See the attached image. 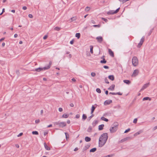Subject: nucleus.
I'll return each instance as SVG.
<instances>
[{
  "instance_id": "16",
  "label": "nucleus",
  "mask_w": 157,
  "mask_h": 157,
  "mask_svg": "<svg viewBox=\"0 0 157 157\" xmlns=\"http://www.w3.org/2000/svg\"><path fill=\"white\" fill-rule=\"evenodd\" d=\"M104 126V125L103 124L99 125L98 126V130H102Z\"/></svg>"
},
{
  "instance_id": "3",
  "label": "nucleus",
  "mask_w": 157,
  "mask_h": 157,
  "mask_svg": "<svg viewBox=\"0 0 157 157\" xmlns=\"http://www.w3.org/2000/svg\"><path fill=\"white\" fill-rule=\"evenodd\" d=\"M114 124H115V126L113 127L110 128L109 130L111 133H113L115 132L117 129V126H118L117 124V123H115Z\"/></svg>"
},
{
  "instance_id": "14",
  "label": "nucleus",
  "mask_w": 157,
  "mask_h": 157,
  "mask_svg": "<svg viewBox=\"0 0 157 157\" xmlns=\"http://www.w3.org/2000/svg\"><path fill=\"white\" fill-rule=\"evenodd\" d=\"M108 51H109V54L112 57H113L114 56V54H113V52H112V50L110 49H109Z\"/></svg>"
},
{
  "instance_id": "37",
  "label": "nucleus",
  "mask_w": 157,
  "mask_h": 157,
  "mask_svg": "<svg viewBox=\"0 0 157 157\" xmlns=\"http://www.w3.org/2000/svg\"><path fill=\"white\" fill-rule=\"evenodd\" d=\"M91 75L92 76L94 77L96 75V74L94 72H92L91 74Z\"/></svg>"
},
{
  "instance_id": "29",
  "label": "nucleus",
  "mask_w": 157,
  "mask_h": 157,
  "mask_svg": "<svg viewBox=\"0 0 157 157\" xmlns=\"http://www.w3.org/2000/svg\"><path fill=\"white\" fill-rule=\"evenodd\" d=\"M54 30L57 31H59L60 30L61 28L58 27H56L54 28Z\"/></svg>"
},
{
  "instance_id": "44",
  "label": "nucleus",
  "mask_w": 157,
  "mask_h": 157,
  "mask_svg": "<svg viewBox=\"0 0 157 157\" xmlns=\"http://www.w3.org/2000/svg\"><path fill=\"white\" fill-rule=\"evenodd\" d=\"M40 121L39 119L36 120H35V123H38Z\"/></svg>"
},
{
  "instance_id": "22",
  "label": "nucleus",
  "mask_w": 157,
  "mask_h": 157,
  "mask_svg": "<svg viewBox=\"0 0 157 157\" xmlns=\"http://www.w3.org/2000/svg\"><path fill=\"white\" fill-rule=\"evenodd\" d=\"M95 108H96V107H94V105H92V108H91V114L93 113L94 111V110Z\"/></svg>"
},
{
  "instance_id": "11",
  "label": "nucleus",
  "mask_w": 157,
  "mask_h": 157,
  "mask_svg": "<svg viewBox=\"0 0 157 157\" xmlns=\"http://www.w3.org/2000/svg\"><path fill=\"white\" fill-rule=\"evenodd\" d=\"M129 138V137H127L126 138H124L121 140L120 141H119V143H121L122 142H124L126 141Z\"/></svg>"
},
{
  "instance_id": "25",
  "label": "nucleus",
  "mask_w": 157,
  "mask_h": 157,
  "mask_svg": "<svg viewBox=\"0 0 157 157\" xmlns=\"http://www.w3.org/2000/svg\"><path fill=\"white\" fill-rule=\"evenodd\" d=\"M75 36L78 39H79L80 36V34L79 33H77L75 34Z\"/></svg>"
},
{
  "instance_id": "6",
  "label": "nucleus",
  "mask_w": 157,
  "mask_h": 157,
  "mask_svg": "<svg viewBox=\"0 0 157 157\" xmlns=\"http://www.w3.org/2000/svg\"><path fill=\"white\" fill-rule=\"evenodd\" d=\"M144 40V37L143 36L142 38L140 40L139 43L137 45V47L138 48H140L141 47V45H142Z\"/></svg>"
},
{
  "instance_id": "4",
  "label": "nucleus",
  "mask_w": 157,
  "mask_h": 157,
  "mask_svg": "<svg viewBox=\"0 0 157 157\" xmlns=\"http://www.w3.org/2000/svg\"><path fill=\"white\" fill-rule=\"evenodd\" d=\"M55 124L56 125H59V127L62 128H63L66 125V124L65 122H60L59 121L57 122H55Z\"/></svg>"
},
{
  "instance_id": "5",
  "label": "nucleus",
  "mask_w": 157,
  "mask_h": 157,
  "mask_svg": "<svg viewBox=\"0 0 157 157\" xmlns=\"http://www.w3.org/2000/svg\"><path fill=\"white\" fill-rule=\"evenodd\" d=\"M50 68L49 66H47L44 67L43 68L39 67L35 69V71L37 72H40L41 71H44L46 70H47Z\"/></svg>"
},
{
  "instance_id": "59",
  "label": "nucleus",
  "mask_w": 157,
  "mask_h": 157,
  "mask_svg": "<svg viewBox=\"0 0 157 157\" xmlns=\"http://www.w3.org/2000/svg\"><path fill=\"white\" fill-rule=\"evenodd\" d=\"M52 124H50L49 125H48L47 126V127L48 128H50V127H52Z\"/></svg>"
},
{
  "instance_id": "41",
  "label": "nucleus",
  "mask_w": 157,
  "mask_h": 157,
  "mask_svg": "<svg viewBox=\"0 0 157 157\" xmlns=\"http://www.w3.org/2000/svg\"><path fill=\"white\" fill-rule=\"evenodd\" d=\"M137 118H135L134 119L133 121V123H137Z\"/></svg>"
},
{
  "instance_id": "7",
  "label": "nucleus",
  "mask_w": 157,
  "mask_h": 157,
  "mask_svg": "<svg viewBox=\"0 0 157 157\" xmlns=\"http://www.w3.org/2000/svg\"><path fill=\"white\" fill-rule=\"evenodd\" d=\"M139 72V71L137 69L134 70L132 75V76L133 77L136 76L138 75Z\"/></svg>"
},
{
  "instance_id": "18",
  "label": "nucleus",
  "mask_w": 157,
  "mask_h": 157,
  "mask_svg": "<svg viewBox=\"0 0 157 157\" xmlns=\"http://www.w3.org/2000/svg\"><path fill=\"white\" fill-rule=\"evenodd\" d=\"M114 10H110L107 13V14L108 15L109 14H115L114 12Z\"/></svg>"
},
{
  "instance_id": "46",
  "label": "nucleus",
  "mask_w": 157,
  "mask_h": 157,
  "mask_svg": "<svg viewBox=\"0 0 157 157\" xmlns=\"http://www.w3.org/2000/svg\"><path fill=\"white\" fill-rule=\"evenodd\" d=\"M29 17L30 18H32L33 17V16L32 14H29Z\"/></svg>"
},
{
  "instance_id": "35",
  "label": "nucleus",
  "mask_w": 157,
  "mask_h": 157,
  "mask_svg": "<svg viewBox=\"0 0 157 157\" xmlns=\"http://www.w3.org/2000/svg\"><path fill=\"white\" fill-rule=\"evenodd\" d=\"M90 10V7L88 6H87L86 7L85 9V11H88Z\"/></svg>"
},
{
  "instance_id": "40",
  "label": "nucleus",
  "mask_w": 157,
  "mask_h": 157,
  "mask_svg": "<svg viewBox=\"0 0 157 157\" xmlns=\"http://www.w3.org/2000/svg\"><path fill=\"white\" fill-rule=\"evenodd\" d=\"M105 82L107 84H109V82L108 81V80L106 78H105Z\"/></svg>"
},
{
  "instance_id": "34",
  "label": "nucleus",
  "mask_w": 157,
  "mask_h": 157,
  "mask_svg": "<svg viewBox=\"0 0 157 157\" xmlns=\"http://www.w3.org/2000/svg\"><path fill=\"white\" fill-rule=\"evenodd\" d=\"M92 129V128L90 126L87 129V131L88 132H90Z\"/></svg>"
},
{
  "instance_id": "61",
  "label": "nucleus",
  "mask_w": 157,
  "mask_h": 157,
  "mask_svg": "<svg viewBox=\"0 0 157 157\" xmlns=\"http://www.w3.org/2000/svg\"><path fill=\"white\" fill-rule=\"evenodd\" d=\"M94 116V115L93 114H92L91 116H90L89 118L90 119H91V118H92L93 116Z\"/></svg>"
},
{
  "instance_id": "28",
  "label": "nucleus",
  "mask_w": 157,
  "mask_h": 157,
  "mask_svg": "<svg viewBox=\"0 0 157 157\" xmlns=\"http://www.w3.org/2000/svg\"><path fill=\"white\" fill-rule=\"evenodd\" d=\"M106 62V61L105 60L104 58H103L102 60L100 61L101 63H105Z\"/></svg>"
},
{
  "instance_id": "27",
  "label": "nucleus",
  "mask_w": 157,
  "mask_h": 157,
  "mask_svg": "<svg viewBox=\"0 0 157 157\" xmlns=\"http://www.w3.org/2000/svg\"><path fill=\"white\" fill-rule=\"evenodd\" d=\"M68 117V115L67 114H65V113L63 114L62 116V117L63 118H67Z\"/></svg>"
},
{
  "instance_id": "56",
  "label": "nucleus",
  "mask_w": 157,
  "mask_h": 157,
  "mask_svg": "<svg viewBox=\"0 0 157 157\" xmlns=\"http://www.w3.org/2000/svg\"><path fill=\"white\" fill-rule=\"evenodd\" d=\"M71 80L74 82H75L76 81V80L74 78H72Z\"/></svg>"
},
{
  "instance_id": "36",
  "label": "nucleus",
  "mask_w": 157,
  "mask_h": 157,
  "mask_svg": "<svg viewBox=\"0 0 157 157\" xmlns=\"http://www.w3.org/2000/svg\"><path fill=\"white\" fill-rule=\"evenodd\" d=\"M96 91L98 93H101V90L99 88H97L96 90Z\"/></svg>"
},
{
  "instance_id": "8",
  "label": "nucleus",
  "mask_w": 157,
  "mask_h": 157,
  "mask_svg": "<svg viewBox=\"0 0 157 157\" xmlns=\"http://www.w3.org/2000/svg\"><path fill=\"white\" fill-rule=\"evenodd\" d=\"M149 85V83L148 82L146 84H145L142 87V88L140 90V91L143 90L144 89L147 88Z\"/></svg>"
},
{
  "instance_id": "42",
  "label": "nucleus",
  "mask_w": 157,
  "mask_h": 157,
  "mask_svg": "<svg viewBox=\"0 0 157 157\" xmlns=\"http://www.w3.org/2000/svg\"><path fill=\"white\" fill-rule=\"evenodd\" d=\"M130 128H128L124 132V133H127V132H128L130 131Z\"/></svg>"
},
{
  "instance_id": "49",
  "label": "nucleus",
  "mask_w": 157,
  "mask_h": 157,
  "mask_svg": "<svg viewBox=\"0 0 157 157\" xmlns=\"http://www.w3.org/2000/svg\"><path fill=\"white\" fill-rule=\"evenodd\" d=\"M59 112H62V111H63V109L62 108H59Z\"/></svg>"
},
{
  "instance_id": "47",
  "label": "nucleus",
  "mask_w": 157,
  "mask_h": 157,
  "mask_svg": "<svg viewBox=\"0 0 157 157\" xmlns=\"http://www.w3.org/2000/svg\"><path fill=\"white\" fill-rule=\"evenodd\" d=\"M80 117V115L79 114H77L76 115V118H79Z\"/></svg>"
},
{
  "instance_id": "31",
  "label": "nucleus",
  "mask_w": 157,
  "mask_h": 157,
  "mask_svg": "<svg viewBox=\"0 0 157 157\" xmlns=\"http://www.w3.org/2000/svg\"><path fill=\"white\" fill-rule=\"evenodd\" d=\"M32 133L33 135H37L38 134V132L36 131H33L32 132Z\"/></svg>"
},
{
  "instance_id": "1",
  "label": "nucleus",
  "mask_w": 157,
  "mask_h": 157,
  "mask_svg": "<svg viewBox=\"0 0 157 157\" xmlns=\"http://www.w3.org/2000/svg\"><path fill=\"white\" fill-rule=\"evenodd\" d=\"M108 138V135L107 133L102 134L99 140V146L102 147L105 144Z\"/></svg>"
},
{
  "instance_id": "50",
  "label": "nucleus",
  "mask_w": 157,
  "mask_h": 157,
  "mask_svg": "<svg viewBox=\"0 0 157 157\" xmlns=\"http://www.w3.org/2000/svg\"><path fill=\"white\" fill-rule=\"evenodd\" d=\"M47 37H48V36L47 35H45L44 36L43 39L44 40H45L47 38Z\"/></svg>"
},
{
  "instance_id": "10",
  "label": "nucleus",
  "mask_w": 157,
  "mask_h": 157,
  "mask_svg": "<svg viewBox=\"0 0 157 157\" xmlns=\"http://www.w3.org/2000/svg\"><path fill=\"white\" fill-rule=\"evenodd\" d=\"M96 39L97 40L98 42L101 43L103 41V38L102 37L99 36L96 38Z\"/></svg>"
},
{
  "instance_id": "57",
  "label": "nucleus",
  "mask_w": 157,
  "mask_h": 157,
  "mask_svg": "<svg viewBox=\"0 0 157 157\" xmlns=\"http://www.w3.org/2000/svg\"><path fill=\"white\" fill-rule=\"evenodd\" d=\"M43 113V110H41L40 111V114L41 115H42Z\"/></svg>"
},
{
  "instance_id": "20",
  "label": "nucleus",
  "mask_w": 157,
  "mask_h": 157,
  "mask_svg": "<svg viewBox=\"0 0 157 157\" xmlns=\"http://www.w3.org/2000/svg\"><path fill=\"white\" fill-rule=\"evenodd\" d=\"M85 140L86 142H89L91 140V139L89 137L86 136L85 138Z\"/></svg>"
},
{
  "instance_id": "52",
  "label": "nucleus",
  "mask_w": 157,
  "mask_h": 157,
  "mask_svg": "<svg viewBox=\"0 0 157 157\" xmlns=\"http://www.w3.org/2000/svg\"><path fill=\"white\" fill-rule=\"evenodd\" d=\"M52 62L51 61H50L49 63V65L48 66H49L50 67H50H51V66L52 65Z\"/></svg>"
},
{
  "instance_id": "13",
  "label": "nucleus",
  "mask_w": 157,
  "mask_h": 157,
  "mask_svg": "<svg viewBox=\"0 0 157 157\" xmlns=\"http://www.w3.org/2000/svg\"><path fill=\"white\" fill-rule=\"evenodd\" d=\"M143 132V131L142 130H140L138 132H136V133H135L134 134V136H137V135H139L140 133H142Z\"/></svg>"
},
{
  "instance_id": "30",
  "label": "nucleus",
  "mask_w": 157,
  "mask_h": 157,
  "mask_svg": "<svg viewBox=\"0 0 157 157\" xmlns=\"http://www.w3.org/2000/svg\"><path fill=\"white\" fill-rule=\"evenodd\" d=\"M90 52L91 54L93 53V47L92 46H90Z\"/></svg>"
},
{
  "instance_id": "38",
  "label": "nucleus",
  "mask_w": 157,
  "mask_h": 157,
  "mask_svg": "<svg viewBox=\"0 0 157 157\" xmlns=\"http://www.w3.org/2000/svg\"><path fill=\"white\" fill-rule=\"evenodd\" d=\"M119 9L120 8H119L118 9H117L115 11H114V13H117L119 11Z\"/></svg>"
},
{
  "instance_id": "62",
  "label": "nucleus",
  "mask_w": 157,
  "mask_h": 157,
  "mask_svg": "<svg viewBox=\"0 0 157 157\" xmlns=\"http://www.w3.org/2000/svg\"><path fill=\"white\" fill-rule=\"evenodd\" d=\"M78 148H77V147H76V148H75L74 149V151H77L78 150Z\"/></svg>"
},
{
  "instance_id": "55",
  "label": "nucleus",
  "mask_w": 157,
  "mask_h": 157,
  "mask_svg": "<svg viewBox=\"0 0 157 157\" xmlns=\"http://www.w3.org/2000/svg\"><path fill=\"white\" fill-rule=\"evenodd\" d=\"M74 40H71V41L70 42V43L71 44H73V43H74Z\"/></svg>"
},
{
  "instance_id": "12",
  "label": "nucleus",
  "mask_w": 157,
  "mask_h": 157,
  "mask_svg": "<svg viewBox=\"0 0 157 157\" xmlns=\"http://www.w3.org/2000/svg\"><path fill=\"white\" fill-rule=\"evenodd\" d=\"M115 87V85L114 84L112 85L108 89L109 90H114Z\"/></svg>"
},
{
  "instance_id": "60",
  "label": "nucleus",
  "mask_w": 157,
  "mask_h": 157,
  "mask_svg": "<svg viewBox=\"0 0 157 157\" xmlns=\"http://www.w3.org/2000/svg\"><path fill=\"white\" fill-rule=\"evenodd\" d=\"M70 106H71V107H73V106H74V104H73V103H71V104H70Z\"/></svg>"
},
{
  "instance_id": "19",
  "label": "nucleus",
  "mask_w": 157,
  "mask_h": 157,
  "mask_svg": "<svg viewBox=\"0 0 157 157\" xmlns=\"http://www.w3.org/2000/svg\"><path fill=\"white\" fill-rule=\"evenodd\" d=\"M98 123V121L97 120L94 121L92 123V125L94 127Z\"/></svg>"
},
{
  "instance_id": "58",
  "label": "nucleus",
  "mask_w": 157,
  "mask_h": 157,
  "mask_svg": "<svg viewBox=\"0 0 157 157\" xmlns=\"http://www.w3.org/2000/svg\"><path fill=\"white\" fill-rule=\"evenodd\" d=\"M17 34H15L14 35V37L15 38H16L17 37Z\"/></svg>"
},
{
  "instance_id": "63",
  "label": "nucleus",
  "mask_w": 157,
  "mask_h": 157,
  "mask_svg": "<svg viewBox=\"0 0 157 157\" xmlns=\"http://www.w3.org/2000/svg\"><path fill=\"white\" fill-rule=\"evenodd\" d=\"M5 43H4V42L2 43V47H4L5 46Z\"/></svg>"
},
{
  "instance_id": "24",
  "label": "nucleus",
  "mask_w": 157,
  "mask_h": 157,
  "mask_svg": "<svg viewBox=\"0 0 157 157\" xmlns=\"http://www.w3.org/2000/svg\"><path fill=\"white\" fill-rule=\"evenodd\" d=\"M149 100L150 101L151 100V98L148 97H146L144 98L143 99V101L147 100Z\"/></svg>"
},
{
  "instance_id": "9",
  "label": "nucleus",
  "mask_w": 157,
  "mask_h": 157,
  "mask_svg": "<svg viewBox=\"0 0 157 157\" xmlns=\"http://www.w3.org/2000/svg\"><path fill=\"white\" fill-rule=\"evenodd\" d=\"M112 102V101L111 100L109 99L105 101L104 102V105H109Z\"/></svg>"
},
{
  "instance_id": "43",
  "label": "nucleus",
  "mask_w": 157,
  "mask_h": 157,
  "mask_svg": "<svg viewBox=\"0 0 157 157\" xmlns=\"http://www.w3.org/2000/svg\"><path fill=\"white\" fill-rule=\"evenodd\" d=\"M152 31H153V29H152L151 30L150 32H149L148 33V36H150L151 34V33L152 32Z\"/></svg>"
},
{
  "instance_id": "48",
  "label": "nucleus",
  "mask_w": 157,
  "mask_h": 157,
  "mask_svg": "<svg viewBox=\"0 0 157 157\" xmlns=\"http://www.w3.org/2000/svg\"><path fill=\"white\" fill-rule=\"evenodd\" d=\"M103 67L104 68L106 69H109V67L108 66H103Z\"/></svg>"
},
{
  "instance_id": "21",
  "label": "nucleus",
  "mask_w": 157,
  "mask_h": 157,
  "mask_svg": "<svg viewBox=\"0 0 157 157\" xmlns=\"http://www.w3.org/2000/svg\"><path fill=\"white\" fill-rule=\"evenodd\" d=\"M109 78L112 81H113L114 79V78L113 75H110L108 76Z\"/></svg>"
},
{
  "instance_id": "33",
  "label": "nucleus",
  "mask_w": 157,
  "mask_h": 157,
  "mask_svg": "<svg viewBox=\"0 0 157 157\" xmlns=\"http://www.w3.org/2000/svg\"><path fill=\"white\" fill-rule=\"evenodd\" d=\"M82 119L84 120H85L87 118L85 114H83L82 115Z\"/></svg>"
},
{
  "instance_id": "51",
  "label": "nucleus",
  "mask_w": 157,
  "mask_h": 157,
  "mask_svg": "<svg viewBox=\"0 0 157 157\" xmlns=\"http://www.w3.org/2000/svg\"><path fill=\"white\" fill-rule=\"evenodd\" d=\"M93 26L94 27H100V25H93Z\"/></svg>"
},
{
  "instance_id": "26",
  "label": "nucleus",
  "mask_w": 157,
  "mask_h": 157,
  "mask_svg": "<svg viewBox=\"0 0 157 157\" xmlns=\"http://www.w3.org/2000/svg\"><path fill=\"white\" fill-rule=\"evenodd\" d=\"M96 148H93L91 149L90 150V152H94L95 151H96Z\"/></svg>"
},
{
  "instance_id": "23",
  "label": "nucleus",
  "mask_w": 157,
  "mask_h": 157,
  "mask_svg": "<svg viewBox=\"0 0 157 157\" xmlns=\"http://www.w3.org/2000/svg\"><path fill=\"white\" fill-rule=\"evenodd\" d=\"M101 119L102 121H104L106 122H107L108 121V119L106 118H105L103 117H101Z\"/></svg>"
},
{
  "instance_id": "2",
  "label": "nucleus",
  "mask_w": 157,
  "mask_h": 157,
  "mask_svg": "<svg viewBox=\"0 0 157 157\" xmlns=\"http://www.w3.org/2000/svg\"><path fill=\"white\" fill-rule=\"evenodd\" d=\"M132 63L133 65L134 66H136L138 64V60L137 57L134 56L132 59Z\"/></svg>"
},
{
  "instance_id": "32",
  "label": "nucleus",
  "mask_w": 157,
  "mask_h": 157,
  "mask_svg": "<svg viewBox=\"0 0 157 157\" xmlns=\"http://www.w3.org/2000/svg\"><path fill=\"white\" fill-rule=\"evenodd\" d=\"M76 17H73L71 18V21H75L76 20Z\"/></svg>"
},
{
  "instance_id": "39",
  "label": "nucleus",
  "mask_w": 157,
  "mask_h": 157,
  "mask_svg": "<svg viewBox=\"0 0 157 157\" xmlns=\"http://www.w3.org/2000/svg\"><path fill=\"white\" fill-rule=\"evenodd\" d=\"M101 19L105 22H107L108 21V20L106 19L105 18L102 17Z\"/></svg>"
},
{
  "instance_id": "45",
  "label": "nucleus",
  "mask_w": 157,
  "mask_h": 157,
  "mask_svg": "<svg viewBox=\"0 0 157 157\" xmlns=\"http://www.w3.org/2000/svg\"><path fill=\"white\" fill-rule=\"evenodd\" d=\"M23 133L22 132H21L19 134H18L17 136V137H20V136H21L22 135H23Z\"/></svg>"
},
{
  "instance_id": "17",
  "label": "nucleus",
  "mask_w": 157,
  "mask_h": 157,
  "mask_svg": "<svg viewBox=\"0 0 157 157\" xmlns=\"http://www.w3.org/2000/svg\"><path fill=\"white\" fill-rule=\"evenodd\" d=\"M44 145L46 149L47 150H50V148L45 143H44Z\"/></svg>"
},
{
  "instance_id": "15",
  "label": "nucleus",
  "mask_w": 157,
  "mask_h": 157,
  "mask_svg": "<svg viewBox=\"0 0 157 157\" xmlns=\"http://www.w3.org/2000/svg\"><path fill=\"white\" fill-rule=\"evenodd\" d=\"M123 82L128 85L130 84L131 82L130 81L128 80H123Z\"/></svg>"
},
{
  "instance_id": "53",
  "label": "nucleus",
  "mask_w": 157,
  "mask_h": 157,
  "mask_svg": "<svg viewBox=\"0 0 157 157\" xmlns=\"http://www.w3.org/2000/svg\"><path fill=\"white\" fill-rule=\"evenodd\" d=\"M116 94H117V95L118 94V95H122V94L120 92L116 93Z\"/></svg>"
},
{
  "instance_id": "54",
  "label": "nucleus",
  "mask_w": 157,
  "mask_h": 157,
  "mask_svg": "<svg viewBox=\"0 0 157 157\" xmlns=\"http://www.w3.org/2000/svg\"><path fill=\"white\" fill-rule=\"evenodd\" d=\"M22 9L24 10H26V9H27V8L26 6H23L22 8Z\"/></svg>"
},
{
  "instance_id": "64",
  "label": "nucleus",
  "mask_w": 157,
  "mask_h": 157,
  "mask_svg": "<svg viewBox=\"0 0 157 157\" xmlns=\"http://www.w3.org/2000/svg\"><path fill=\"white\" fill-rule=\"evenodd\" d=\"M15 146H16V147H17V148H19V145H18V144H16Z\"/></svg>"
}]
</instances>
